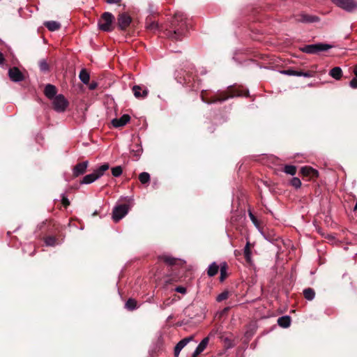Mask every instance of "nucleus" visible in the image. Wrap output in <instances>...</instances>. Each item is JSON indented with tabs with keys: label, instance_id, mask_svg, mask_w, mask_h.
<instances>
[{
	"label": "nucleus",
	"instance_id": "f257e3e1",
	"mask_svg": "<svg viewBox=\"0 0 357 357\" xmlns=\"http://www.w3.org/2000/svg\"><path fill=\"white\" fill-rule=\"evenodd\" d=\"M187 27L185 15L181 12H177L174 14L171 23L172 29L167 31V36L172 40H180L184 36Z\"/></svg>",
	"mask_w": 357,
	"mask_h": 357
},
{
	"label": "nucleus",
	"instance_id": "f03ea898",
	"mask_svg": "<svg viewBox=\"0 0 357 357\" xmlns=\"http://www.w3.org/2000/svg\"><path fill=\"white\" fill-rule=\"evenodd\" d=\"M241 96V93H239L237 91H234L232 89H230L227 92H223L220 94H218L215 97L212 98L211 99H206L204 96V91H202L201 93V98L203 102L207 103V104H212L215 102H222L229 98H233L235 96Z\"/></svg>",
	"mask_w": 357,
	"mask_h": 357
},
{
	"label": "nucleus",
	"instance_id": "7ed1b4c3",
	"mask_svg": "<svg viewBox=\"0 0 357 357\" xmlns=\"http://www.w3.org/2000/svg\"><path fill=\"white\" fill-rule=\"evenodd\" d=\"M109 168L108 163H105L96 169L93 173L84 176L80 181L81 184H90L100 178Z\"/></svg>",
	"mask_w": 357,
	"mask_h": 357
},
{
	"label": "nucleus",
	"instance_id": "20e7f679",
	"mask_svg": "<svg viewBox=\"0 0 357 357\" xmlns=\"http://www.w3.org/2000/svg\"><path fill=\"white\" fill-rule=\"evenodd\" d=\"M114 17L108 12L104 13L98 20V27L103 31H111L113 30V22Z\"/></svg>",
	"mask_w": 357,
	"mask_h": 357
},
{
	"label": "nucleus",
	"instance_id": "39448f33",
	"mask_svg": "<svg viewBox=\"0 0 357 357\" xmlns=\"http://www.w3.org/2000/svg\"><path fill=\"white\" fill-rule=\"evenodd\" d=\"M331 1L339 8L349 13L357 10V1L355 0H331Z\"/></svg>",
	"mask_w": 357,
	"mask_h": 357
},
{
	"label": "nucleus",
	"instance_id": "423d86ee",
	"mask_svg": "<svg viewBox=\"0 0 357 357\" xmlns=\"http://www.w3.org/2000/svg\"><path fill=\"white\" fill-rule=\"evenodd\" d=\"M129 208V205L126 204L116 206L112 211L114 221L117 222L121 220L128 213Z\"/></svg>",
	"mask_w": 357,
	"mask_h": 357
},
{
	"label": "nucleus",
	"instance_id": "0eeeda50",
	"mask_svg": "<svg viewBox=\"0 0 357 357\" xmlns=\"http://www.w3.org/2000/svg\"><path fill=\"white\" fill-rule=\"evenodd\" d=\"M54 109L58 112H63L68 105V102L66 98L61 95H57L52 99Z\"/></svg>",
	"mask_w": 357,
	"mask_h": 357
},
{
	"label": "nucleus",
	"instance_id": "6e6552de",
	"mask_svg": "<svg viewBox=\"0 0 357 357\" xmlns=\"http://www.w3.org/2000/svg\"><path fill=\"white\" fill-rule=\"evenodd\" d=\"M331 47V46L329 45L319 43L314 45H305L304 47L302 48V51L303 52L308 54H314L318 52L328 50Z\"/></svg>",
	"mask_w": 357,
	"mask_h": 357
},
{
	"label": "nucleus",
	"instance_id": "1a4fd4ad",
	"mask_svg": "<svg viewBox=\"0 0 357 357\" xmlns=\"http://www.w3.org/2000/svg\"><path fill=\"white\" fill-rule=\"evenodd\" d=\"M131 21L130 16L126 13L119 14L117 17L118 26L121 30H125L130 25Z\"/></svg>",
	"mask_w": 357,
	"mask_h": 357
},
{
	"label": "nucleus",
	"instance_id": "9d476101",
	"mask_svg": "<svg viewBox=\"0 0 357 357\" xmlns=\"http://www.w3.org/2000/svg\"><path fill=\"white\" fill-rule=\"evenodd\" d=\"M8 77L14 82H19L24 79V75L17 67H13L8 70Z\"/></svg>",
	"mask_w": 357,
	"mask_h": 357
},
{
	"label": "nucleus",
	"instance_id": "9b49d317",
	"mask_svg": "<svg viewBox=\"0 0 357 357\" xmlns=\"http://www.w3.org/2000/svg\"><path fill=\"white\" fill-rule=\"evenodd\" d=\"M192 340L193 336L191 335L180 340L174 347V352L175 357H178L179 356L181 351Z\"/></svg>",
	"mask_w": 357,
	"mask_h": 357
},
{
	"label": "nucleus",
	"instance_id": "f8f14e48",
	"mask_svg": "<svg viewBox=\"0 0 357 357\" xmlns=\"http://www.w3.org/2000/svg\"><path fill=\"white\" fill-rule=\"evenodd\" d=\"M89 165L88 161H84L82 162L77 163L73 168V176L77 177L79 175L84 174Z\"/></svg>",
	"mask_w": 357,
	"mask_h": 357
},
{
	"label": "nucleus",
	"instance_id": "ddd939ff",
	"mask_svg": "<svg viewBox=\"0 0 357 357\" xmlns=\"http://www.w3.org/2000/svg\"><path fill=\"white\" fill-rule=\"evenodd\" d=\"M319 17L306 13H301L297 16L296 20L303 23H313L319 21Z\"/></svg>",
	"mask_w": 357,
	"mask_h": 357
},
{
	"label": "nucleus",
	"instance_id": "4468645a",
	"mask_svg": "<svg viewBox=\"0 0 357 357\" xmlns=\"http://www.w3.org/2000/svg\"><path fill=\"white\" fill-rule=\"evenodd\" d=\"M132 90L135 97L137 98H145L149 93V91L146 88L142 89V86L139 85H135Z\"/></svg>",
	"mask_w": 357,
	"mask_h": 357
},
{
	"label": "nucleus",
	"instance_id": "2eb2a0df",
	"mask_svg": "<svg viewBox=\"0 0 357 357\" xmlns=\"http://www.w3.org/2000/svg\"><path fill=\"white\" fill-rule=\"evenodd\" d=\"M301 173L305 176H309L311 178H317L319 176V172L317 169L305 166L301 169Z\"/></svg>",
	"mask_w": 357,
	"mask_h": 357
},
{
	"label": "nucleus",
	"instance_id": "dca6fc26",
	"mask_svg": "<svg viewBox=\"0 0 357 357\" xmlns=\"http://www.w3.org/2000/svg\"><path fill=\"white\" fill-rule=\"evenodd\" d=\"M130 120V116L128 114H123L119 119H114L112 121L114 127L119 128L124 126Z\"/></svg>",
	"mask_w": 357,
	"mask_h": 357
},
{
	"label": "nucleus",
	"instance_id": "f3484780",
	"mask_svg": "<svg viewBox=\"0 0 357 357\" xmlns=\"http://www.w3.org/2000/svg\"><path fill=\"white\" fill-rule=\"evenodd\" d=\"M56 92L57 90L56 86L52 84H48L45 87L44 93L45 96L49 99L52 100L53 98H54Z\"/></svg>",
	"mask_w": 357,
	"mask_h": 357
},
{
	"label": "nucleus",
	"instance_id": "a211bd4d",
	"mask_svg": "<svg viewBox=\"0 0 357 357\" xmlns=\"http://www.w3.org/2000/svg\"><path fill=\"white\" fill-rule=\"evenodd\" d=\"M158 259L160 261H162L165 264H167L169 266H173L176 264L177 261V259L174 258L170 255H162L158 257Z\"/></svg>",
	"mask_w": 357,
	"mask_h": 357
},
{
	"label": "nucleus",
	"instance_id": "6ab92c4d",
	"mask_svg": "<svg viewBox=\"0 0 357 357\" xmlns=\"http://www.w3.org/2000/svg\"><path fill=\"white\" fill-rule=\"evenodd\" d=\"M209 338L208 337L204 338L201 342L198 344L196 349L195 350V356L200 354L206 347L208 344Z\"/></svg>",
	"mask_w": 357,
	"mask_h": 357
},
{
	"label": "nucleus",
	"instance_id": "aec40b11",
	"mask_svg": "<svg viewBox=\"0 0 357 357\" xmlns=\"http://www.w3.org/2000/svg\"><path fill=\"white\" fill-rule=\"evenodd\" d=\"M329 75L334 79L339 80L342 76V69L340 67H334L330 70Z\"/></svg>",
	"mask_w": 357,
	"mask_h": 357
},
{
	"label": "nucleus",
	"instance_id": "412c9836",
	"mask_svg": "<svg viewBox=\"0 0 357 357\" xmlns=\"http://www.w3.org/2000/svg\"><path fill=\"white\" fill-rule=\"evenodd\" d=\"M243 252H244V256H245V259L246 261L248 263H251L252 262V252H251V250H250V241H247L246 245L244 248Z\"/></svg>",
	"mask_w": 357,
	"mask_h": 357
},
{
	"label": "nucleus",
	"instance_id": "4be33fe9",
	"mask_svg": "<svg viewBox=\"0 0 357 357\" xmlns=\"http://www.w3.org/2000/svg\"><path fill=\"white\" fill-rule=\"evenodd\" d=\"M219 268L220 266L215 262L211 264L207 270L208 275L209 277L215 276L218 273Z\"/></svg>",
	"mask_w": 357,
	"mask_h": 357
},
{
	"label": "nucleus",
	"instance_id": "5701e85b",
	"mask_svg": "<svg viewBox=\"0 0 357 357\" xmlns=\"http://www.w3.org/2000/svg\"><path fill=\"white\" fill-rule=\"evenodd\" d=\"M45 27L50 31H54L60 29L61 24L56 21H47L44 23Z\"/></svg>",
	"mask_w": 357,
	"mask_h": 357
},
{
	"label": "nucleus",
	"instance_id": "b1692460",
	"mask_svg": "<svg viewBox=\"0 0 357 357\" xmlns=\"http://www.w3.org/2000/svg\"><path fill=\"white\" fill-rule=\"evenodd\" d=\"M278 324L280 326L283 328H287L290 326L291 319L289 316H284L278 318Z\"/></svg>",
	"mask_w": 357,
	"mask_h": 357
},
{
	"label": "nucleus",
	"instance_id": "393cba45",
	"mask_svg": "<svg viewBox=\"0 0 357 357\" xmlns=\"http://www.w3.org/2000/svg\"><path fill=\"white\" fill-rule=\"evenodd\" d=\"M227 264L226 262H222L220 266V282H223L225 278H227Z\"/></svg>",
	"mask_w": 357,
	"mask_h": 357
},
{
	"label": "nucleus",
	"instance_id": "a878e982",
	"mask_svg": "<svg viewBox=\"0 0 357 357\" xmlns=\"http://www.w3.org/2000/svg\"><path fill=\"white\" fill-rule=\"evenodd\" d=\"M80 80L85 84H87L90 80V75L86 69H82L79 75Z\"/></svg>",
	"mask_w": 357,
	"mask_h": 357
},
{
	"label": "nucleus",
	"instance_id": "bb28decb",
	"mask_svg": "<svg viewBox=\"0 0 357 357\" xmlns=\"http://www.w3.org/2000/svg\"><path fill=\"white\" fill-rule=\"evenodd\" d=\"M303 295L305 299L312 301L314 298L315 292L313 289L307 288L303 290Z\"/></svg>",
	"mask_w": 357,
	"mask_h": 357
},
{
	"label": "nucleus",
	"instance_id": "cd10ccee",
	"mask_svg": "<svg viewBox=\"0 0 357 357\" xmlns=\"http://www.w3.org/2000/svg\"><path fill=\"white\" fill-rule=\"evenodd\" d=\"M139 180L142 184H148L150 182V175L147 172H142L139 175Z\"/></svg>",
	"mask_w": 357,
	"mask_h": 357
},
{
	"label": "nucleus",
	"instance_id": "c85d7f7f",
	"mask_svg": "<svg viewBox=\"0 0 357 357\" xmlns=\"http://www.w3.org/2000/svg\"><path fill=\"white\" fill-rule=\"evenodd\" d=\"M294 76H298V77L303 76L305 77H312L314 76V72L311 71V70H308L306 72L295 70Z\"/></svg>",
	"mask_w": 357,
	"mask_h": 357
},
{
	"label": "nucleus",
	"instance_id": "c756f323",
	"mask_svg": "<svg viewBox=\"0 0 357 357\" xmlns=\"http://www.w3.org/2000/svg\"><path fill=\"white\" fill-rule=\"evenodd\" d=\"M125 306L128 310H133L137 308V301L133 298H129L126 301Z\"/></svg>",
	"mask_w": 357,
	"mask_h": 357
},
{
	"label": "nucleus",
	"instance_id": "7c9ffc66",
	"mask_svg": "<svg viewBox=\"0 0 357 357\" xmlns=\"http://www.w3.org/2000/svg\"><path fill=\"white\" fill-rule=\"evenodd\" d=\"M284 172L287 174L294 176L296 173V167L294 165H285L284 167Z\"/></svg>",
	"mask_w": 357,
	"mask_h": 357
},
{
	"label": "nucleus",
	"instance_id": "2f4dec72",
	"mask_svg": "<svg viewBox=\"0 0 357 357\" xmlns=\"http://www.w3.org/2000/svg\"><path fill=\"white\" fill-rule=\"evenodd\" d=\"M39 68L40 70L43 72H47L49 71V65L45 59H41L39 63Z\"/></svg>",
	"mask_w": 357,
	"mask_h": 357
},
{
	"label": "nucleus",
	"instance_id": "473e14b6",
	"mask_svg": "<svg viewBox=\"0 0 357 357\" xmlns=\"http://www.w3.org/2000/svg\"><path fill=\"white\" fill-rule=\"evenodd\" d=\"M45 243L47 246H54L56 244V239L54 236H48L45 238Z\"/></svg>",
	"mask_w": 357,
	"mask_h": 357
},
{
	"label": "nucleus",
	"instance_id": "72a5a7b5",
	"mask_svg": "<svg viewBox=\"0 0 357 357\" xmlns=\"http://www.w3.org/2000/svg\"><path fill=\"white\" fill-rule=\"evenodd\" d=\"M123 169L121 166H116L112 169V174L114 177H118L121 175Z\"/></svg>",
	"mask_w": 357,
	"mask_h": 357
},
{
	"label": "nucleus",
	"instance_id": "f704fd0d",
	"mask_svg": "<svg viewBox=\"0 0 357 357\" xmlns=\"http://www.w3.org/2000/svg\"><path fill=\"white\" fill-rule=\"evenodd\" d=\"M291 185L295 188L298 189L301 186V181L297 177H294L290 181Z\"/></svg>",
	"mask_w": 357,
	"mask_h": 357
},
{
	"label": "nucleus",
	"instance_id": "c9c22d12",
	"mask_svg": "<svg viewBox=\"0 0 357 357\" xmlns=\"http://www.w3.org/2000/svg\"><path fill=\"white\" fill-rule=\"evenodd\" d=\"M248 215H249V217H250L251 221L252 222V223L255 225L256 227L259 228V222L257 220V218L255 216V215L252 213L251 211H248Z\"/></svg>",
	"mask_w": 357,
	"mask_h": 357
},
{
	"label": "nucleus",
	"instance_id": "e433bc0d",
	"mask_svg": "<svg viewBox=\"0 0 357 357\" xmlns=\"http://www.w3.org/2000/svg\"><path fill=\"white\" fill-rule=\"evenodd\" d=\"M228 297H229V292L225 291L222 292L220 294H219L217 296L216 300H217V301L220 302L224 300H226L227 298H228Z\"/></svg>",
	"mask_w": 357,
	"mask_h": 357
},
{
	"label": "nucleus",
	"instance_id": "4c0bfd02",
	"mask_svg": "<svg viewBox=\"0 0 357 357\" xmlns=\"http://www.w3.org/2000/svg\"><path fill=\"white\" fill-rule=\"evenodd\" d=\"M280 73L289 76H294L295 70L293 69L283 70L280 71Z\"/></svg>",
	"mask_w": 357,
	"mask_h": 357
},
{
	"label": "nucleus",
	"instance_id": "58836bf2",
	"mask_svg": "<svg viewBox=\"0 0 357 357\" xmlns=\"http://www.w3.org/2000/svg\"><path fill=\"white\" fill-rule=\"evenodd\" d=\"M61 202L65 207H67L70 205V201L64 195H62Z\"/></svg>",
	"mask_w": 357,
	"mask_h": 357
},
{
	"label": "nucleus",
	"instance_id": "ea45409f",
	"mask_svg": "<svg viewBox=\"0 0 357 357\" xmlns=\"http://www.w3.org/2000/svg\"><path fill=\"white\" fill-rule=\"evenodd\" d=\"M349 85L353 89H357V77H354L349 82Z\"/></svg>",
	"mask_w": 357,
	"mask_h": 357
},
{
	"label": "nucleus",
	"instance_id": "a19ab883",
	"mask_svg": "<svg viewBox=\"0 0 357 357\" xmlns=\"http://www.w3.org/2000/svg\"><path fill=\"white\" fill-rule=\"evenodd\" d=\"M175 291L176 292L181 293V294H185L186 293V288L182 286H178L176 287Z\"/></svg>",
	"mask_w": 357,
	"mask_h": 357
},
{
	"label": "nucleus",
	"instance_id": "79ce46f5",
	"mask_svg": "<svg viewBox=\"0 0 357 357\" xmlns=\"http://www.w3.org/2000/svg\"><path fill=\"white\" fill-rule=\"evenodd\" d=\"M147 28L151 30H155L158 28V23L153 22L147 26Z\"/></svg>",
	"mask_w": 357,
	"mask_h": 357
},
{
	"label": "nucleus",
	"instance_id": "37998d69",
	"mask_svg": "<svg viewBox=\"0 0 357 357\" xmlns=\"http://www.w3.org/2000/svg\"><path fill=\"white\" fill-rule=\"evenodd\" d=\"M107 3H118L121 0H105Z\"/></svg>",
	"mask_w": 357,
	"mask_h": 357
},
{
	"label": "nucleus",
	"instance_id": "c03bdc74",
	"mask_svg": "<svg viewBox=\"0 0 357 357\" xmlns=\"http://www.w3.org/2000/svg\"><path fill=\"white\" fill-rule=\"evenodd\" d=\"M5 61L3 54L0 52V65H2Z\"/></svg>",
	"mask_w": 357,
	"mask_h": 357
},
{
	"label": "nucleus",
	"instance_id": "a18cd8bd",
	"mask_svg": "<svg viewBox=\"0 0 357 357\" xmlns=\"http://www.w3.org/2000/svg\"><path fill=\"white\" fill-rule=\"evenodd\" d=\"M96 87V84H91L90 85V89H94Z\"/></svg>",
	"mask_w": 357,
	"mask_h": 357
},
{
	"label": "nucleus",
	"instance_id": "49530a36",
	"mask_svg": "<svg viewBox=\"0 0 357 357\" xmlns=\"http://www.w3.org/2000/svg\"><path fill=\"white\" fill-rule=\"evenodd\" d=\"M354 73L356 75V77H357V66H356L354 68Z\"/></svg>",
	"mask_w": 357,
	"mask_h": 357
},
{
	"label": "nucleus",
	"instance_id": "de8ad7c7",
	"mask_svg": "<svg viewBox=\"0 0 357 357\" xmlns=\"http://www.w3.org/2000/svg\"><path fill=\"white\" fill-rule=\"evenodd\" d=\"M165 305H166V303H165V302H164L163 304L162 305H160L161 309H165Z\"/></svg>",
	"mask_w": 357,
	"mask_h": 357
},
{
	"label": "nucleus",
	"instance_id": "09e8293b",
	"mask_svg": "<svg viewBox=\"0 0 357 357\" xmlns=\"http://www.w3.org/2000/svg\"><path fill=\"white\" fill-rule=\"evenodd\" d=\"M354 211H356V210H357V201H356V204H355V206H354Z\"/></svg>",
	"mask_w": 357,
	"mask_h": 357
},
{
	"label": "nucleus",
	"instance_id": "8fccbe9b",
	"mask_svg": "<svg viewBox=\"0 0 357 357\" xmlns=\"http://www.w3.org/2000/svg\"><path fill=\"white\" fill-rule=\"evenodd\" d=\"M197 356H195V353H193V355L192 357H197Z\"/></svg>",
	"mask_w": 357,
	"mask_h": 357
},
{
	"label": "nucleus",
	"instance_id": "3c124183",
	"mask_svg": "<svg viewBox=\"0 0 357 357\" xmlns=\"http://www.w3.org/2000/svg\"><path fill=\"white\" fill-rule=\"evenodd\" d=\"M96 214H97V212L96 211V212H94V213H93V215H96Z\"/></svg>",
	"mask_w": 357,
	"mask_h": 357
}]
</instances>
